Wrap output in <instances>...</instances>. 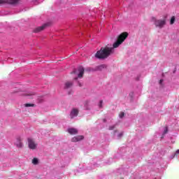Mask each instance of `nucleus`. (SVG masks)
<instances>
[{"label":"nucleus","mask_w":179,"mask_h":179,"mask_svg":"<svg viewBox=\"0 0 179 179\" xmlns=\"http://www.w3.org/2000/svg\"><path fill=\"white\" fill-rule=\"evenodd\" d=\"M124 135V132L123 131H121L120 133H119L117 135V139H120V138H122V136Z\"/></svg>","instance_id":"4468645a"},{"label":"nucleus","mask_w":179,"mask_h":179,"mask_svg":"<svg viewBox=\"0 0 179 179\" xmlns=\"http://www.w3.org/2000/svg\"><path fill=\"white\" fill-rule=\"evenodd\" d=\"M72 85H73V83H72V82H71V81L66 82L65 85H64V89H69V88L72 87Z\"/></svg>","instance_id":"9d476101"},{"label":"nucleus","mask_w":179,"mask_h":179,"mask_svg":"<svg viewBox=\"0 0 179 179\" xmlns=\"http://www.w3.org/2000/svg\"><path fill=\"white\" fill-rule=\"evenodd\" d=\"M78 114H79V109L76 108H73L70 113V117L71 118H75V117H78Z\"/></svg>","instance_id":"423d86ee"},{"label":"nucleus","mask_w":179,"mask_h":179,"mask_svg":"<svg viewBox=\"0 0 179 179\" xmlns=\"http://www.w3.org/2000/svg\"><path fill=\"white\" fill-rule=\"evenodd\" d=\"M83 140V136H77L71 139V142H79Z\"/></svg>","instance_id":"6e6552de"},{"label":"nucleus","mask_w":179,"mask_h":179,"mask_svg":"<svg viewBox=\"0 0 179 179\" xmlns=\"http://www.w3.org/2000/svg\"><path fill=\"white\" fill-rule=\"evenodd\" d=\"M78 85L80 87V86H82V84H80V83H78Z\"/></svg>","instance_id":"5701e85b"},{"label":"nucleus","mask_w":179,"mask_h":179,"mask_svg":"<svg viewBox=\"0 0 179 179\" xmlns=\"http://www.w3.org/2000/svg\"><path fill=\"white\" fill-rule=\"evenodd\" d=\"M175 21H176V17H172L171 18V24H173Z\"/></svg>","instance_id":"f3484780"},{"label":"nucleus","mask_w":179,"mask_h":179,"mask_svg":"<svg viewBox=\"0 0 179 179\" xmlns=\"http://www.w3.org/2000/svg\"><path fill=\"white\" fill-rule=\"evenodd\" d=\"M16 3H17V0H0V3H9L13 5Z\"/></svg>","instance_id":"0eeeda50"},{"label":"nucleus","mask_w":179,"mask_h":179,"mask_svg":"<svg viewBox=\"0 0 179 179\" xmlns=\"http://www.w3.org/2000/svg\"><path fill=\"white\" fill-rule=\"evenodd\" d=\"M101 68H104V65L99 66V69H101Z\"/></svg>","instance_id":"412c9836"},{"label":"nucleus","mask_w":179,"mask_h":179,"mask_svg":"<svg viewBox=\"0 0 179 179\" xmlns=\"http://www.w3.org/2000/svg\"><path fill=\"white\" fill-rule=\"evenodd\" d=\"M75 79L76 80V79H78V78H76Z\"/></svg>","instance_id":"393cba45"},{"label":"nucleus","mask_w":179,"mask_h":179,"mask_svg":"<svg viewBox=\"0 0 179 179\" xmlns=\"http://www.w3.org/2000/svg\"><path fill=\"white\" fill-rule=\"evenodd\" d=\"M68 132L71 135H76V134H78V129H76L75 128H69L68 129Z\"/></svg>","instance_id":"1a4fd4ad"},{"label":"nucleus","mask_w":179,"mask_h":179,"mask_svg":"<svg viewBox=\"0 0 179 179\" xmlns=\"http://www.w3.org/2000/svg\"><path fill=\"white\" fill-rule=\"evenodd\" d=\"M151 22L155 23L156 27H159V29H163V27L166 25V20H157L155 17H152Z\"/></svg>","instance_id":"f03ea898"},{"label":"nucleus","mask_w":179,"mask_h":179,"mask_svg":"<svg viewBox=\"0 0 179 179\" xmlns=\"http://www.w3.org/2000/svg\"><path fill=\"white\" fill-rule=\"evenodd\" d=\"M24 107H34V104H33V103H25Z\"/></svg>","instance_id":"2eb2a0df"},{"label":"nucleus","mask_w":179,"mask_h":179,"mask_svg":"<svg viewBox=\"0 0 179 179\" xmlns=\"http://www.w3.org/2000/svg\"><path fill=\"white\" fill-rule=\"evenodd\" d=\"M74 73H76V75H78V78L80 79L83 78V74L85 73V69H83V67L82 66H80L76 71H74Z\"/></svg>","instance_id":"39448f33"},{"label":"nucleus","mask_w":179,"mask_h":179,"mask_svg":"<svg viewBox=\"0 0 179 179\" xmlns=\"http://www.w3.org/2000/svg\"><path fill=\"white\" fill-rule=\"evenodd\" d=\"M124 115H125V113L124 112H122L119 114L120 118H123Z\"/></svg>","instance_id":"6ab92c4d"},{"label":"nucleus","mask_w":179,"mask_h":179,"mask_svg":"<svg viewBox=\"0 0 179 179\" xmlns=\"http://www.w3.org/2000/svg\"><path fill=\"white\" fill-rule=\"evenodd\" d=\"M168 131H169V129L167 128V127H165L164 128V133H163V134L166 135V134H167Z\"/></svg>","instance_id":"dca6fc26"},{"label":"nucleus","mask_w":179,"mask_h":179,"mask_svg":"<svg viewBox=\"0 0 179 179\" xmlns=\"http://www.w3.org/2000/svg\"><path fill=\"white\" fill-rule=\"evenodd\" d=\"M32 163L34 164H38V159H37V158H34L33 159H32Z\"/></svg>","instance_id":"ddd939ff"},{"label":"nucleus","mask_w":179,"mask_h":179,"mask_svg":"<svg viewBox=\"0 0 179 179\" xmlns=\"http://www.w3.org/2000/svg\"><path fill=\"white\" fill-rule=\"evenodd\" d=\"M117 132V131H115V132H114V135H115V133Z\"/></svg>","instance_id":"b1692460"},{"label":"nucleus","mask_w":179,"mask_h":179,"mask_svg":"<svg viewBox=\"0 0 179 179\" xmlns=\"http://www.w3.org/2000/svg\"><path fill=\"white\" fill-rule=\"evenodd\" d=\"M99 108H101V107H103V101H99Z\"/></svg>","instance_id":"aec40b11"},{"label":"nucleus","mask_w":179,"mask_h":179,"mask_svg":"<svg viewBox=\"0 0 179 179\" xmlns=\"http://www.w3.org/2000/svg\"><path fill=\"white\" fill-rule=\"evenodd\" d=\"M28 148L31 149V150H36L37 149V146H38V144L36 143L34 139L31 138H28Z\"/></svg>","instance_id":"20e7f679"},{"label":"nucleus","mask_w":179,"mask_h":179,"mask_svg":"<svg viewBox=\"0 0 179 179\" xmlns=\"http://www.w3.org/2000/svg\"><path fill=\"white\" fill-rule=\"evenodd\" d=\"M22 96H27V97H29V99H31V96H34V93H25V92H22L21 94Z\"/></svg>","instance_id":"f8f14e48"},{"label":"nucleus","mask_w":179,"mask_h":179,"mask_svg":"<svg viewBox=\"0 0 179 179\" xmlns=\"http://www.w3.org/2000/svg\"><path fill=\"white\" fill-rule=\"evenodd\" d=\"M14 145L15 146H16V148L22 149V148L24 146V145L23 144V137L20 136H17Z\"/></svg>","instance_id":"7ed1b4c3"},{"label":"nucleus","mask_w":179,"mask_h":179,"mask_svg":"<svg viewBox=\"0 0 179 179\" xmlns=\"http://www.w3.org/2000/svg\"><path fill=\"white\" fill-rule=\"evenodd\" d=\"M162 83H163V80H159L160 85H162Z\"/></svg>","instance_id":"4be33fe9"},{"label":"nucleus","mask_w":179,"mask_h":179,"mask_svg":"<svg viewBox=\"0 0 179 179\" xmlns=\"http://www.w3.org/2000/svg\"><path fill=\"white\" fill-rule=\"evenodd\" d=\"M115 127H116L115 124L110 126L109 127V131H113V129H115Z\"/></svg>","instance_id":"a211bd4d"},{"label":"nucleus","mask_w":179,"mask_h":179,"mask_svg":"<svg viewBox=\"0 0 179 179\" xmlns=\"http://www.w3.org/2000/svg\"><path fill=\"white\" fill-rule=\"evenodd\" d=\"M127 37H128V33L124 32L118 36L117 41L113 43V47L109 48L106 46L105 48H101V50H98L95 54L96 58H98L99 59H105V58L110 57L111 54L114 53V48H118V47L125 41Z\"/></svg>","instance_id":"f257e3e1"},{"label":"nucleus","mask_w":179,"mask_h":179,"mask_svg":"<svg viewBox=\"0 0 179 179\" xmlns=\"http://www.w3.org/2000/svg\"><path fill=\"white\" fill-rule=\"evenodd\" d=\"M45 26H47V24H44L42 27H39L36 28L34 30V32L35 33H38V31H41L42 30H44V29H45Z\"/></svg>","instance_id":"9b49d317"}]
</instances>
